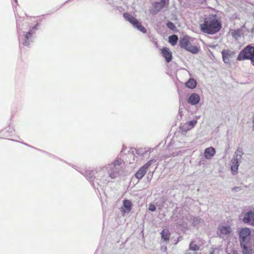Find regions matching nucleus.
Segmentation results:
<instances>
[{
    "label": "nucleus",
    "instance_id": "16",
    "mask_svg": "<svg viewBox=\"0 0 254 254\" xmlns=\"http://www.w3.org/2000/svg\"><path fill=\"white\" fill-rule=\"evenodd\" d=\"M254 220V212L250 210L246 212L243 218V221L247 224L251 225Z\"/></svg>",
    "mask_w": 254,
    "mask_h": 254
},
{
    "label": "nucleus",
    "instance_id": "40",
    "mask_svg": "<svg viewBox=\"0 0 254 254\" xmlns=\"http://www.w3.org/2000/svg\"><path fill=\"white\" fill-rule=\"evenodd\" d=\"M182 112H181L180 111V110H179V114L180 115L181 117L182 116Z\"/></svg>",
    "mask_w": 254,
    "mask_h": 254
},
{
    "label": "nucleus",
    "instance_id": "3",
    "mask_svg": "<svg viewBox=\"0 0 254 254\" xmlns=\"http://www.w3.org/2000/svg\"><path fill=\"white\" fill-rule=\"evenodd\" d=\"M39 23H37L34 26L29 29L28 32H23V34L19 30H17V34L19 45H22L24 46L29 47L30 43L33 42V35L36 30L38 29Z\"/></svg>",
    "mask_w": 254,
    "mask_h": 254
},
{
    "label": "nucleus",
    "instance_id": "28",
    "mask_svg": "<svg viewBox=\"0 0 254 254\" xmlns=\"http://www.w3.org/2000/svg\"><path fill=\"white\" fill-rule=\"evenodd\" d=\"M189 249L190 251L196 252L199 249V246L194 244L193 241H191L189 245Z\"/></svg>",
    "mask_w": 254,
    "mask_h": 254
},
{
    "label": "nucleus",
    "instance_id": "14",
    "mask_svg": "<svg viewBox=\"0 0 254 254\" xmlns=\"http://www.w3.org/2000/svg\"><path fill=\"white\" fill-rule=\"evenodd\" d=\"M190 222H191L192 226L197 229H198L204 223L203 219L199 216H191Z\"/></svg>",
    "mask_w": 254,
    "mask_h": 254
},
{
    "label": "nucleus",
    "instance_id": "36",
    "mask_svg": "<svg viewBox=\"0 0 254 254\" xmlns=\"http://www.w3.org/2000/svg\"><path fill=\"white\" fill-rule=\"evenodd\" d=\"M250 61L251 62L252 64L254 66V55L251 58V59H250Z\"/></svg>",
    "mask_w": 254,
    "mask_h": 254
},
{
    "label": "nucleus",
    "instance_id": "24",
    "mask_svg": "<svg viewBox=\"0 0 254 254\" xmlns=\"http://www.w3.org/2000/svg\"><path fill=\"white\" fill-rule=\"evenodd\" d=\"M231 35L233 38L238 40L241 36V30L240 29L231 30Z\"/></svg>",
    "mask_w": 254,
    "mask_h": 254
},
{
    "label": "nucleus",
    "instance_id": "20",
    "mask_svg": "<svg viewBox=\"0 0 254 254\" xmlns=\"http://www.w3.org/2000/svg\"><path fill=\"white\" fill-rule=\"evenodd\" d=\"M185 85L186 87L193 89H194L197 85V82L195 79L193 78H190L185 82Z\"/></svg>",
    "mask_w": 254,
    "mask_h": 254
},
{
    "label": "nucleus",
    "instance_id": "35",
    "mask_svg": "<svg viewBox=\"0 0 254 254\" xmlns=\"http://www.w3.org/2000/svg\"><path fill=\"white\" fill-rule=\"evenodd\" d=\"M183 238L182 236H179L177 238V240H175V244H178L180 241H181L182 240Z\"/></svg>",
    "mask_w": 254,
    "mask_h": 254
},
{
    "label": "nucleus",
    "instance_id": "32",
    "mask_svg": "<svg viewBox=\"0 0 254 254\" xmlns=\"http://www.w3.org/2000/svg\"><path fill=\"white\" fill-rule=\"evenodd\" d=\"M156 206L152 204V203H150L149 205V207H148V210L151 212H154L156 210Z\"/></svg>",
    "mask_w": 254,
    "mask_h": 254
},
{
    "label": "nucleus",
    "instance_id": "42",
    "mask_svg": "<svg viewBox=\"0 0 254 254\" xmlns=\"http://www.w3.org/2000/svg\"><path fill=\"white\" fill-rule=\"evenodd\" d=\"M23 144L26 145H28L26 143H23Z\"/></svg>",
    "mask_w": 254,
    "mask_h": 254
},
{
    "label": "nucleus",
    "instance_id": "25",
    "mask_svg": "<svg viewBox=\"0 0 254 254\" xmlns=\"http://www.w3.org/2000/svg\"><path fill=\"white\" fill-rule=\"evenodd\" d=\"M123 163H124L123 160L121 157H118L110 165H112L114 168H119Z\"/></svg>",
    "mask_w": 254,
    "mask_h": 254
},
{
    "label": "nucleus",
    "instance_id": "22",
    "mask_svg": "<svg viewBox=\"0 0 254 254\" xmlns=\"http://www.w3.org/2000/svg\"><path fill=\"white\" fill-rule=\"evenodd\" d=\"M161 237L163 241L168 242L169 241L171 233L168 229H163L160 233Z\"/></svg>",
    "mask_w": 254,
    "mask_h": 254
},
{
    "label": "nucleus",
    "instance_id": "41",
    "mask_svg": "<svg viewBox=\"0 0 254 254\" xmlns=\"http://www.w3.org/2000/svg\"><path fill=\"white\" fill-rule=\"evenodd\" d=\"M15 2H17V0H14Z\"/></svg>",
    "mask_w": 254,
    "mask_h": 254
},
{
    "label": "nucleus",
    "instance_id": "37",
    "mask_svg": "<svg viewBox=\"0 0 254 254\" xmlns=\"http://www.w3.org/2000/svg\"><path fill=\"white\" fill-rule=\"evenodd\" d=\"M239 189V187H235V188H233V190H235L236 191L238 190Z\"/></svg>",
    "mask_w": 254,
    "mask_h": 254
},
{
    "label": "nucleus",
    "instance_id": "5",
    "mask_svg": "<svg viewBox=\"0 0 254 254\" xmlns=\"http://www.w3.org/2000/svg\"><path fill=\"white\" fill-rule=\"evenodd\" d=\"M123 17L127 21H128L134 28L137 29L138 31L143 34L147 32L146 28L132 15L127 12H125L123 13Z\"/></svg>",
    "mask_w": 254,
    "mask_h": 254
},
{
    "label": "nucleus",
    "instance_id": "4",
    "mask_svg": "<svg viewBox=\"0 0 254 254\" xmlns=\"http://www.w3.org/2000/svg\"><path fill=\"white\" fill-rule=\"evenodd\" d=\"M190 37L187 35L184 36L179 41L180 46L182 49L193 54H196L199 51V49L195 46H192L190 41Z\"/></svg>",
    "mask_w": 254,
    "mask_h": 254
},
{
    "label": "nucleus",
    "instance_id": "34",
    "mask_svg": "<svg viewBox=\"0 0 254 254\" xmlns=\"http://www.w3.org/2000/svg\"><path fill=\"white\" fill-rule=\"evenodd\" d=\"M243 155L237 156V155H234L233 158L238 160V161H240L242 158Z\"/></svg>",
    "mask_w": 254,
    "mask_h": 254
},
{
    "label": "nucleus",
    "instance_id": "19",
    "mask_svg": "<svg viewBox=\"0 0 254 254\" xmlns=\"http://www.w3.org/2000/svg\"><path fill=\"white\" fill-rule=\"evenodd\" d=\"M240 161L233 158L231 163V169L232 173L235 175L238 173V168L240 165Z\"/></svg>",
    "mask_w": 254,
    "mask_h": 254
},
{
    "label": "nucleus",
    "instance_id": "38",
    "mask_svg": "<svg viewBox=\"0 0 254 254\" xmlns=\"http://www.w3.org/2000/svg\"><path fill=\"white\" fill-rule=\"evenodd\" d=\"M232 254H239L238 253L237 251H234Z\"/></svg>",
    "mask_w": 254,
    "mask_h": 254
},
{
    "label": "nucleus",
    "instance_id": "8",
    "mask_svg": "<svg viewBox=\"0 0 254 254\" xmlns=\"http://www.w3.org/2000/svg\"><path fill=\"white\" fill-rule=\"evenodd\" d=\"M168 0H160L159 1H155L152 3V7L150 9V13L153 15H156L168 4Z\"/></svg>",
    "mask_w": 254,
    "mask_h": 254
},
{
    "label": "nucleus",
    "instance_id": "6",
    "mask_svg": "<svg viewBox=\"0 0 254 254\" xmlns=\"http://www.w3.org/2000/svg\"><path fill=\"white\" fill-rule=\"evenodd\" d=\"M254 47L250 45H247L240 52L237 60L238 61L250 60L254 55Z\"/></svg>",
    "mask_w": 254,
    "mask_h": 254
},
{
    "label": "nucleus",
    "instance_id": "17",
    "mask_svg": "<svg viewBox=\"0 0 254 254\" xmlns=\"http://www.w3.org/2000/svg\"><path fill=\"white\" fill-rule=\"evenodd\" d=\"M200 101L199 95L196 93H192L187 99V102L191 105H196Z\"/></svg>",
    "mask_w": 254,
    "mask_h": 254
},
{
    "label": "nucleus",
    "instance_id": "33",
    "mask_svg": "<svg viewBox=\"0 0 254 254\" xmlns=\"http://www.w3.org/2000/svg\"><path fill=\"white\" fill-rule=\"evenodd\" d=\"M153 172H154V171H152V172L150 171L148 173L147 177V181L148 182H150L151 181V180L152 179V176H153Z\"/></svg>",
    "mask_w": 254,
    "mask_h": 254
},
{
    "label": "nucleus",
    "instance_id": "21",
    "mask_svg": "<svg viewBox=\"0 0 254 254\" xmlns=\"http://www.w3.org/2000/svg\"><path fill=\"white\" fill-rule=\"evenodd\" d=\"M220 233L223 235H229L232 232V229L230 226H222L219 227Z\"/></svg>",
    "mask_w": 254,
    "mask_h": 254
},
{
    "label": "nucleus",
    "instance_id": "30",
    "mask_svg": "<svg viewBox=\"0 0 254 254\" xmlns=\"http://www.w3.org/2000/svg\"><path fill=\"white\" fill-rule=\"evenodd\" d=\"M135 150L136 153L140 156H144L146 153V151L144 150L142 148L135 149Z\"/></svg>",
    "mask_w": 254,
    "mask_h": 254
},
{
    "label": "nucleus",
    "instance_id": "29",
    "mask_svg": "<svg viewBox=\"0 0 254 254\" xmlns=\"http://www.w3.org/2000/svg\"><path fill=\"white\" fill-rule=\"evenodd\" d=\"M197 123V121L196 120H192L188 122L186 124L189 126L190 128L191 129L196 125Z\"/></svg>",
    "mask_w": 254,
    "mask_h": 254
},
{
    "label": "nucleus",
    "instance_id": "31",
    "mask_svg": "<svg viewBox=\"0 0 254 254\" xmlns=\"http://www.w3.org/2000/svg\"><path fill=\"white\" fill-rule=\"evenodd\" d=\"M244 153L243 152V150L241 148H238L235 152L234 155H237V156L243 155Z\"/></svg>",
    "mask_w": 254,
    "mask_h": 254
},
{
    "label": "nucleus",
    "instance_id": "26",
    "mask_svg": "<svg viewBox=\"0 0 254 254\" xmlns=\"http://www.w3.org/2000/svg\"><path fill=\"white\" fill-rule=\"evenodd\" d=\"M190 129H191L186 123L183 125H181L180 127V131L183 134H186L187 131Z\"/></svg>",
    "mask_w": 254,
    "mask_h": 254
},
{
    "label": "nucleus",
    "instance_id": "10",
    "mask_svg": "<svg viewBox=\"0 0 254 254\" xmlns=\"http://www.w3.org/2000/svg\"><path fill=\"white\" fill-rule=\"evenodd\" d=\"M81 173L84 175L85 178L90 182L91 185L96 189V187L95 186V184L94 183V180H96V176L95 172L93 170H92L90 169H87L85 170L84 172H81ZM97 189L98 190V187H97Z\"/></svg>",
    "mask_w": 254,
    "mask_h": 254
},
{
    "label": "nucleus",
    "instance_id": "12",
    "mask_svg": "<svg viewBox=\"0 0 254 254\" xmlns=\"http://www.w3.org/2000/svg\"><path fill=\"white\" fill-rule=\"evenodd\" d=\"M221 54L224 63L229 64L230 59L234 56L235 52L229 50H223L221 52Z\"/></svg>",
    "mask_w": 254,
    "mask_h": 254
},
{
    "label": "nucleus",
    "instance_id": "1",
    "mask_svg": "<svg viewBox=\"0 0 254 254\" xmlns=\"http://www.w3.org/2000/svg\"><path fill=\"white\" fill-rule=\"evenodd\" d=\"M221 18L215 14H211L204 18L203 23L200 24L201 32L209 35L218 33L222 28Z\"/></svg>",
    "mask_w": 254,
    "mask_h": 254
},
{
    "label": "nucleus",
    "instance_id": "9",
    "mask_svg": "<svg viewBox=\"0 0 254 254\" xmlns=\"http://www.w3.org/2000/svg\"><path fill=\"white\" fill-rule=\"evenodd\" d=\"M106 171H107V165L102 168L100 167L96 172L97 175L96 176L95 182L101 188L102 187L101 181L105 180L104 179V178L106 177Z\"/></svg>",
    "mask_w": 254,
    "mask_h": 254
},
{
    "label": "nucleus",
    "instance_id": "15",
    "mask_svg": "<svg viewBox=\"0 0 254 254\" xmlns=\"http://www.w3.org/2000/svg\"><path fill=\"white\" fill-rule=\"evenodd\" d=\"M132 207V203L131 200L127 199H124L123 201V206L121 207L122 213H128Z\"/></svg>",
    "mask_w": 254,
    "mask_h": 254
},
{
    "label": "nucleus",
    "instance_id": "11",
    "mask_svg": "<svg viewBox=\"0 0 254 254\" xmlns=\"http://www.w3.org/2000/svg\"><path fill=\"white\" fill-rule=\"evenodd\" d=\"M107 174L110 177L111 179H115L117 178L119 175V168L113 167L112 165L108 164L107 165Z\"/></svg>",
    "mask_w": 254,
    "mask_h": 254
},
{
    "label": "nucleus",
    "instance_id": "2",
    "mask_svg": "<svg viewBox=\"0 0 254 254\" xmlns=\"http://www.w3.org/2000/svg\"><path fill=\"white\" fill-rule=\"evenodd\" d=\"M238 236L243 254H252V237L251 229L248 227L239 228Z\"/></svg>",
    "mask_w": 254,
    "mask_h": 254
},
{
    "label": "nucleus",
    "instance_id": "23",
    "mask_svg": "<svg viewBox=\"0 0 254 254\" xmlns=\"http://www.w3.org/2000/svg\"><path fill=\"white\" fill-rule=\"evenodd\" d=\"M179 38L177 35L173 34L169 36L168 41L172 46H175L178 41Z\"/></svg>",
    "mask_w": 254,
    "mask_h": 254
},
{
    "label": "nucleus",
    "instance_id": "7",
    "mask_svg": "<svg viewBox=\"0 0 254 254\" xmlns=\"http://www.w3.org/2000/svg\"><path fill=\"white\" fill-rule=\"evenodd\" d=\"M156 160L152 159L148 161L143 166L139 168V169L136 172L134 175L135 177L138 180L141 179L146 173L147 170L153 164L156 165Z\"/></svg>",
    "mask_w": 254,
    "mask_h": 254
},
{
    "label": "nucleus",
    "instance_id": "27",
    "mask_svg": "<svg viewBox=\"0 0 254 254\" xmlns=\"http://www.w3.org/2000/svg\"><path fill=\"white\" fill-rule=\"evenodd\" d=\"M166 26L168 29L174 32L178 31L176 26H175L174 23L171 21H167V22L166 23Z\"/></svg>",
    "mask_w": 254,
    "mask_h": 254
},
{
    "label": "nucleus",
    "instance_id": "13",
    "mask_svg": "<svg viewBox=\"0 0 254 254\" xmlns=\"http://www.w3.org/2000/svg\"><path fill=\"white\" fill-rule=\"evenodd\" d=\"M161 53L163 58H165L167 63L172 61L173 59L172 53L167 47H163L161 50Z\"/></svg>",
    "mask_w": 254,
    "mask_h": 254
},
{
    "label": "nucleus",
    "instance_id": "39",
    "mask_svg": "<svg viewBox=\"0 0 254 254\" xmlns=\"http://www.w3.org/2000/svg\"><path fill=\"white\" fill-rule=\"evenodd\" d=\"M68 0H67L66 1H65L64 4H63L60 6V8H61V7H62L63 6H64V4H65V3H66L67 2H68Z\"/></svg>",
    "mask_w": 254,
    "mask_h": 254
},
{
    "label": "nucleus",
    "instance_id": "18",
    "mask_svg": "<svg viewBox=\"0 0 254 254\" xmlns=\"http://www.w3.org/2000/svg\"><path fill=\"white\" fill-rule=\"evenodd\" d=\"M215 149L213 147H209L204 150V155L206 159H210L215 155Z\"/></svg>",
    "mask_w": 254,
    "mask_h": 254
}]
</instances>
